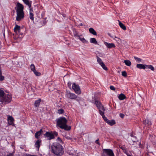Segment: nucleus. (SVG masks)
I'll return each instance as SVG.
<instances>
[{"instance_id": "nucleus-47", "label": "nucleus", "mask_w": 156, "mask_h": 156, "mask_svg": "<svg viewBox=\"0 0 156 156\" xmlns=\"http://www.w3.org/2000/svg\"><path fill=\"white\" fill-rule=\"evenodd\" d=\"M65 137L66 138V139L68 140H69L70 138L68 136H67L66 135L65 136Z\"/></svg>"}, {"instance_id": "nucleus-38", "label": "nucleus", "mask_w": 156, "mask_h": 156, "mask_svg": "<svg viewBox=\"0 0 156 156\" xmlns=\"http://www.w3.org/2000/svg\"><path fill=\"white\" fill-rule=\"evenodd\" d=\"M110 88L111 90H115V88L112 86H111L110 87Z\"/></svg>"}, {"instance_id": "nucleus-24", "label": "nucleus", "mask_w": 156, "mask_h": 156, "mask_svg": "<svg viewBox=\"0 0 156 156\" xmlns=\"http://www.w3.org/2000/svg\"><path fill=\"white\" fill-rule=\"evenodd\" d=\"M126 98V97L125 95L123 94H119L118 96L119 99L121 100H123L125 99Z\"/></svg>"}, {"instance_id": "nucleus-13", "label": "nucleus", "mask_w": 156, "mask_h": 156, "mask_svg": "<svg viewBox=\"0 0 156 156\" xmlns=\"http://www.w3.org/2000/svg\"><path fill=\"white\" fill-rule=\"evenodd\" d=\"M8 123L9 125H12L14 121V119L12 116L7 115Z\"/></svg>"}, {"instance_id": "nucleus-37", "label": "nucleus", "mask_w": 156, "mask_h": 156, "mask_svg": "<svg viewBox=\"0 0 156 156\" xmlns=\"http://www.w3.org/2000/svg\"><path fill=\"white\" fill-rule=\"evenodd\" d=\"M5 79L4 76L2 75V73L0 74V81H2Z\"/></svg>"}, {"instance_id": "nucleus-36", "label": "nucleus", "mask_w": 156, "mask_h": 156, "mask_svg": "<svg viewBox=\"0 0 156 156\" xmlns=\"http://www.w3.org/2000/svg\"><path fill=\"white\" fill-rule=\"evenodd\" d=\"M64 110L62 109H61L58 110V113L59 114H62L64 113Z\"/></svg>"}, {"instance_id": "nucleus-27", "label": "nucleus", "mask_w": 156, "mask_h": 156, "mask_svg": "<svg viewBox=\"0 0 156 156\" xmlns=\"http://www.w3.org/2000/svg\"><path fill=\"white\" fill-rule=\"evenodd\" d=\"M131 136L132 138L131 140L133 142H135L137 141L136 137V136H133L132 134H131Z\"/></svg>"}, {"instance_id": "nucleus-17", "label": "nucleus", "mask_w": 156, "mask_h": 156, "mask_svg": "<svg viewBox=\"0 0 156 156\" xmlns=\"http://www.w3.org/2000/svg\"><path fill=\"white\" fill-rule=\"evenodd\" d=\"M41 142V140L40 139L38 140L35 144V147L37 148L38 150H39V148L40 147V144Z\"/></svg>"}, {"instance_id": "nucleus-25", "label": "nucleus", "mask_w": 156, "mask_h": 156, "mask_svg": "<svg viewBox=\"0 0 156 156\" xmlns=\"http://www.w3.org/2000/svg\"><path fill=\"white\" fill-rule=\"evenodd\" d=\"M90 42L92 43H94L95 44H97V41L96 39L94 38H91L90 39Z\"/></svg>"}, {"instance_id": "nucleus-43", "label": "nucleus", "mask_w": 156, "mask_h": 156, "mask_svg": "<svg viewBox=\"0 0 156 156\" xmlns=\"http://www.w3.org/2000/svg\"><path fill=\"white\" fill-rule=\"evenodd\" d=\"M68 86L69 87H71V82H69L68 83Z\"/></svg>"}, {"instance_id": "nucleus-21", "label": "nucleus", "mask_w": 156, "mask_h": 156, "mask_svg": "<svg viewBox=\"0 0 156 156\" xmlns=\"http://www.w3.org/2000/svg\"><path fill=\"white\" fill-rule=\"evenodd\" d=\"M89 32L93 34L94 35H97V33L96 31L94 30V29L92 28H90L89 29Z\"/></svg>"}, {"instance_id": "nucleus-7", "label": "nucleus", "mask_w": 156, "mask_h": 156, "mask_svg": "<svg viewBox=\"0 0 156 156\" xmlns=\"http://www.w3.org/2000/svg\"><path fill=\"white\" fill-rule=\"evenodd\" d=\"M136 67L140 69H145L146 68H147L152 71H154V67L151 65H146L139 64L137 65Z\"/></svg>"}, {"instance_id": "nucleus-41", "label": "nucleus", "mask_w": 156, "mask_h": 156, "mask_svg": "<svg viewBox=\"0 0 156 156\" xmlns=\"http://www.w3.org/2000/svg\"><path fill=\"white\" fill-rule=\"evenodd\" d=\"M99 140V139H98L96 140V141H95V143L96 144H98L99 145H100V144L99 142H98Z\"/></svg>"}, {"instance_id": "nucleus-32", "label": "nucleus", "mask_w": 156, "mask_h": 156, "mask_svg": "<svg viewBox=\"0 0 156 156\" xmlns=\"http://www.w3.org/2000/svg\"><path fill=\"white\" fill-rule=\"evenodd\" d=\"M30 69L33 72L35 70V66L34 64H32L30 65Z\"/></svg>"}, {"instance_id": "nucleus-51", "label": "nucleus", "mask_w": 156, "mask_h": 156, "mask_svg": "<svg viewBox=\"0 0 156 156\" xmlns=\"http://www.w3.org/2000/svg\"><path fill=\"white\" fill-rule=\"evenodd\" d=\"M80 25H82V24H81H81Z\"/></svg>"}, {"instance_id": "nucleus-35", "label": "nucleus", "mask_w": 156, "mask_h": 156, "mask_svg": "<svg viewBox=\"0 0 156 156\" xmlns=\"http://www.w3.org/2000/svg\"><path fill=\"white\" fill-rule=\"evenodd\" d=\"M33 72H34V74L36 76H40L41 74V73L37 71L36 70L35 71H34Z\"/></svg>"}, {"instance_id": "nucleus-29", "label": "nucleus", "mask_w": 156, "mask_h": 156, "mask_svg": "<svg viewBox=\"0 0 156 156\" xmlns=\"http://www.w3.org/2000/svg\"><path fill=\"white\" fill-rule=\"evenodd\" d=\"M5 94L4 91L1 89H0V99Z\"/></svg>"}, {"instance_id": "nucleus-30", "label": "nucleus", "mask_w": 156, "mask_h": 156, "mask_svg": "<svg viewBox=\"0 0 156 156\" xmlns=\"http://www.w3.org/2000/svg\"><path fill=\"white\" fill-rule=\"evenodd\" d=\"M79 39L83 43H86L87 42V41L83 37L81 38L80 37H79Z\"/></svg>"}, {"instance_id": "nucleus-11", "label": "nucleus", "mask_w": 156, "mask_h": 156, "mask_svg": "<svg viewBox=\"0 0 156 156\" xmlns=\"http://www.w3.org/2000/svg\"><path fill=\"white\" fill-rule=\"evenodd\" d=\"M103 151L108 156H114V154L112 150L110 149H105Z\"/></svg>"}, {"instance_id": "nucleus-15", "label": "nucleus", "mask_w": 156, "mask_h": 156, "mask_svg": "<svg viewBox=\"0 0 156 156\" xmlns=\"http://www.w3.org/2000/svg\"><path fill=\"white\" fill-rule=\"evenodd\" d=\"M23 2L28 5L29 8H30L31 6L32 1L29 0H22Z\"/></svg>"}, {"instance_id": "nucleus-5", "label": "nucleus", "mask_w": 156, "mask_h": 156, "mask_svg": "<svg viewBox=\"0 0 156 156\" xmlns=\"http://www.w3.org/2000/svg\"><path fill=\"white\" fill-rule=\"evenodd\" d=\"M12 98V95L11 94H5L0 99V101L5 104H8L11 101Z\"/></svg>"}, {"instance_id": "nucleus-12", "label": "nucleus", "mask_w": 156, "mask_h": 156, "mask_svg": "<svg viewBox=\"0 0 156 156\" xmlns=\"http://www.w3.org/2000/svg\"><path fill=\"white\" fill-rule=\"evenodd\" d=\"M104 43L107 47L108 48H115V44L113 43H109L105 41H104Z\"/></svg>"}, {"instance_id": "nucleus-26", "label": "nucleus", "mask_w": 156, "mask_h": 156, "mask_svg": "<svg viewBox=\"0 0 156 156\" xmlns=\"http://www.w3.org/2000/svg\"><path fill=\"white\" fill-rule=\"evenodd\" d=\"M124 62L126 65L127 66H130L131 64V62L129 60H125Z\"/></svg>"}, {"instance_id": "nucleus-3", "label": "nucleus", "mask_w": 156, "mask_h": 156, "mask_svg": "<svg viewBox=\"0 0 156 156\" xmlns=\"http://www.w3.org/2000/svg\"><path fill=\"white\" fill-rule=\"evenodd\" d=\"M52 152L57 155H62L64 153L63 147L60 144L55 142L51 146Z\"/></svg>"}, {"instance_id": "nucleus-28", "label": "nucleus", "mask_w": 156, "mask_h": 156, "mask_svg": "<svg viewBox=\"0 0 156 156\" xmlns=\"http://www.w3.org/2000/svg\"><path fill=\"white\" fill-rule=\"evenodd\" d=\"M96 57L97 62L100 65H101L102 63H103L101 59L98 56H97Z\"/></svg>"}, {"instance_id": "nucleus-46", "label": "nucleus", "mask_w": 156, "mask_h": 156, "mask_svg": "<svg viewBox=\"0 0 156 156\" xmlns=\"http://www.w3.org/2000/svg\"><path fill=\"white\" fill-rule=\"evenodd\" d=\"M26 156H37V155H31L29 154H27Z\"/></svg>"}, {"instance_id": "nucleus-2", "label": "nucleus", "mask_w": 156, "mask_h": 156, "mask_svg": "<svg viewBox=\"0 0 156 156\" xmlns=\"http://www.w3.org/2000/svg\"><path fill=\"white\" fill-rule=\"evenodd\" d=\"M16 12V20L18 21H20L24 17V13L23 12V5L19 2H17L16 7L15 8Z\"/></svg>"}, {"instance_id": "nucleus-8", "label": "nucleus", "mask_w": 156, "mask_h": 156, "mask_svg": "<svg viewBox=\"0 0 156 156\" xmlns=\"http://www.w3.org/2000/svg\"><path fill=\"white\" fill-rule=\"evenodd\" d=\"M101 115L102 116L105 121L110 126H113L115 124V122L114 120H109L108 119L105 115V113L101 112Z\"/></svg>"}, {"instance_id": "nucleus-6", "label": "nucleus", "mask_w": 156, "mask_h": 156, "mask_svg": "<svg viewBox=\"0 0 156 156\" xmlns=\"http://www.w3.org/2000/svg\"><path fill=\"white\" fill-rule=\"evenodd\" d=\"M66 97L69 99L71 100H75L77 101L80 100V98L77 95L75 94L71 93L70 91H67L66 95Z\"/></svg>"}, {"instance_id": "nucleus-31", "label": "nucleus", "mask_w": 156, "mask_h": 156, "mask_svg": "<svg viewBox=\"0 0 156 156\" xmlns=\"http://www.w3.org/2000/svg\"><path fill=\"white\" fill-rule=\"evenodd\" d=\"M100 65L104 70H108V69H107V67L105 66V65L104 62L102 63Z\"/></svg>"}, {"instance_id": "nucleus-9", "label": "nucleus", "mask_w": 156, "mask_h": 156, "mask_svg": "<svg viewBox=\"0 0 156 156\" xmlns=\"http://www.w3.org/2000/svg\"><path fill=\"white\" fill-rule=\"evenodd\" d=\"M95 104L99 109V113L100 115L101 112L105 113L104 111H105V109L104 107L101 105L100 102L98 101H96L95 102Z\"/></svg>"}, {"instance_id": "nucleus-1", "label": "nucleus", "mask_w": 156, "mask_h": 156, "mask_svg": "<svg viewBox=\"0 0 156 156\" xmlns=\"http://www.w3.org/2000/svg\"><path fill=\"white\" fill-rule=\"evenodd\" d=\"M55 121L57 126L66 131H69L71 129V127L67 124V120L65 117H60L57 119Z\"/></svg>"}, {"instance_id": "nucleus-44", "label": "nucleus", "mask_w": 156, "mask_h": 156, "mask_svg": "<svg viewBox=\"0 0 156 156\" xmlns=\"http://www.w3.org/2000/svg\"><path fill=\"white\" fill-rule=\"evenodd\" d=\"M19 36L20 35H21L22 37L23 36V34H24L23 33L21 32V30L20 31V32H19Z\"/></svg>"}, {"instance_id": "nucleus-49", "label": "nucleus", "mask_w": 156, "mask_h": 156, "mask_svg": "<svg viewBox=\"0 0 156 156\" xmlns=\"http://www.w3.org/2000/svg\"><path fill=\"white\" fill-rule=\"evenodd\" d=\"M1 42L0 41V48H1Z\"/></svg>"}, {"instance_id": "nucleus-33", "label": "nucleus", "mask_w": 156, "mask_h": 156, "mask_svg": "<svg viewBox=\"0 0 156 156\" xmlns=\"http://www.w3.org/2000/svg\"><path fill=\"white\" fill-rule=\"evenodd\" d=\"M122 76L124 77H126L127 76V73L125 71L122 72Z\"/></svg>"}, {"instance_id": "nucleus-40", "label": "nucleus", "mask_w": 156, "mask_h": 156, "mask_svg": "<svg viewBox=\"0 0 156 156\" xmlns=\"http://www.w3.org/2000/svg\"><path fill=\"white\" fill-rule=\"evenodd\" d=\"M119 116L120 117H121L122 118H124L125 115L124 114L122 113H120L119 114Z\"/></svg>"}, {"instance_id": "nucleus-50", "label": "nucleus", "mask_w": 156, "mask_h": 156, "mask_svg": "<svg viewBox=\"0 0 156 156\" xmlns=\"http://www.w3.org/2000/svg\"><path fill=\"white\" fill-rule=\"evenodd\" d=\"M127 156H131L130 154H128V155H127Z\"/></svg>"}, {"instance_id": "nucleus-34", "label": "nucleus", "mask_w": 156, "mask_h": 156, "mask_svg": "<svg viewBox=\"0 0 156 156\" xmlns=\"http://www.w3.org/2000/svg\"><path fill=\"white\" fill-rule=\"evenodd\" d=\"M134 59L138 62H141L142 59L139 58H138L134 56Z\"/></svg>"}, {"instance_id": "nucleus-10", "label": "nucleus", "mask_w": 156, "mask_h": 156, "mask_svg": "<svg viewBox=\"0 0 156 156\" xmlns=\"http://www.w3.org/2000/svg\"><path fill=\"white\" fill-rule=\"evenodd\" d=\"M72 87L73 89L76 94H80L81 91L80 87L78 84L74 83L72 85Z\"/></svg>"}, {"instance_id": "nucleus-20", "label": "nucleus", "mask_w": 156, "mask_h": 156, "mask_svg": "<svg viewBox=\"0 0 156 156\" xmlns=\"http://www.w3.org/2000/svg\"><path fill=\"white\" fill-rule=\"evenodd\" d=\"M73 33L74 35V36L75 37H80V36L78 34V33L76 30L75 29H73Z\"/></svg>"}, {"instance_id": "nucleus-4", "label": "nucleus", "mask_w": 156, "mask_h": 156, "mask_svg": "<svg viewBox=\"0 0 156 156\" xmlns=\"http://www.w3.org/2000/svg\"><path fill=\"white\" fill-rule=\"evenodd\" d=\"M58 133L55 131H47L44 135V136L48 140H51L54 139L58 135Z\"/></svg>"}, {"instance_id": "nucleus-18", "label": "nucleus", "mask_w": 156, "mask_h": 156, "mask_svg": "<svg viewBox=\"0 0 156 156\" xmlns=\"http://www.w3.org/2000/svg\"><path fill=\"white\" fill-rule=\"evenodd\" d=\"M14 30L15 32H17L18 31L19 32H20V31L21 30L20 28V27L17 24L16 25Z\"/></svg>"}, {"instance_id": "nucleus-19", "label": "nucleus", "mask_w": 156, "mask_h": 156, "mask_svg": "<svg viewBox=\"0 0 156 156\" xmlns=\"http://www.w3.org/2000/svg\"><path fill=\"white\" fill-rule=\"evenodd\" d=\"M41 101V99H39L37 100H36L34 102V105L36 107H39L40 103Z\"/></svg>"}, {"instance_id": "nucleus-16", "label": "nucleus", "mask_w": 156, "mask_h": 156, "mask_svg": "<svg viewBox=\"0 0 156 156\" xmlns=\"http://www.w3.org/2000/svg\"><path fill=\"white\" fill-rule=\"evenodd\" d=\"M144 124L146 125L150 126L151 125V122L150 120L148 119H146L144 120L143 121Z\"/></svg>"}, {"instance_id": "nucleus-14", "label": "nucleus", "mask_w": 156, "mask_h": 156, "mask_svg": "<svg viewBox=\"0 0 156 156\" xmlns=\"http://www.w3.org/2000/svg\"><path fill=\"white\" fill-rule=\"evenodd\" d=\"M43 132V130L42 129H41L39 131L37 132L35 134V137L38 139L39 138V136L42 134Z\"/></svg>"}, {"instance_id": "nucleus-48", "label": "nucleus", "mask_w": 156, "mask_h": 156, "mask_svg": "<svg viewBox=\"0 0 156 156\" xmlns=\"http://www.w3.org/2000/svg\"><path fill=\"white\" fill-rule=\"evenodd\" d=\"M7 156H13L12 155V153H9V155H7Z\"/></svg>"}, {"instance_id": "nucleus-23", "label": "nucleus", "mask_w": 156, "mask_h": 156, "mask_svg": "<svg viewBox=\"0 0 156 156\" xmlns=\"http://www.w3.org/2000/svg\"><path fill=\"white\" fill-rule=\"evenodd\" d=\"M32 12H33V11H31L30 9L29 14V18L31 20L33 21L34 20V14Z\"/></svg>"}, {"instance_id": "nucleus-39", "label": "nucleus", "mask_w": 156, "mask_h": 156, "mask_svg": "<svg viewBox=\"0 0 156 156\" xmlns=\"http://www.w3.org/2000/svg\"><path fill=\"white\" fill-rule=\"evenodd\" d=\"M57 141L60 143L62 142V140L59 137H58L57 139Z\"/></svg>"}, {"instance_id": "nucleus-22", "label": "nucleus", "mask_w": 156, "mask_h": 156, "mask_svg": "<svg viewBox=\"0 0 156 156\" xmlns=\"http://www.w3.org/2000/svg\"><path fill=\"white\" fill-rule=\"evenodd\" d=\"M119 25L120 27L124 30H126V27L124 25L121 23L120 21H119Z\"/></svg>"}, {"instance_id": "nucleus-45", "label": "nucleus", "mask_w": 156, "mask_h": 156, "mask_svg": "<svg viewBox=\"0 0 156 156\" xmlns=\"http://www.w3.org/2000/svg\"><path fill=\"white\" fill-rule=\"evenodd\" d=\"M123 152H124L127 155H128V154H127V151H126V149H124V150H123Z\"/></svg>"}, {"instance_id": "nucleus-42", "label": "nucleus", "mask_w": 156, "mask_h": 156, "mask_svg": "<svg viewBox=\"0 0 156 156\" xmlns=\"http://www.w3.org/2000/svg\"><path fill=\"white\" fill-rule=\"evenodd\" d=\"M120 148L121 149H122V150H124L125 149H126V147L124 145H123V146H121V147H120Z\"/></svg>"}]
</instances>
